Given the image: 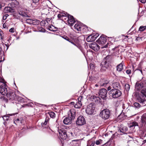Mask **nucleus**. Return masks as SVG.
Instances as JSON below:
<instances>
[{"label":"nucleus","instance_id":"1","mask_svg":"<svg viewBox=\"0 0 146 146\" xmlns=\"http://www.w3.org/2000/svg\"><path fill=\"white\" fill-rule=\"evenodd\" d=\"M135 89L136 90L141 91V94L138 92H136L135 96L137 101L145 106L146 105V101L145 97L146 98V88L143 86L142 82H137L135 85Z\"/></svg>","mask_w":146,"mask_h":146},{"label":"nucleus","instance_id":"2","mask_svg":"<svg viewBox=\"0 0 146 146\" xmlns=\"http://www.w3.org/2000/svg\"><path fill=\"white\" fill-rule=\"evenodd\" d=\"M110 115V111L108 109L103 110L100 113L99 116L102 119H108Z\"/></svg>","mask_w":146,"mask_h":146},{"label":"nucleus","instance_id":"3","mask_svg":"<svg viewBox=\"0 0 146 146\" xmlns=\"http://www.w3.org/2000/svg\"><path fill=\"white\" fill-rule=\"evenodd\" d=\"M109 94L114 98H118L121 95V92L119 89H112L109 92Z\"/></svg>","mask_w":146,"mask_h":146},{"label":"nucleus","instance_id":"4","mask_svg":"<svg viewBox=\"0 0 146 146\" xmlns=\"http://www.w3.org/2000/svg\"><path fill=\"white\" fill-rule=\"evenodd\" d=\"M95 105L92 103L90 104L88 106L86 109V112L88 114L91 115L93 113L95 109Z\"/></svg>","mask_w":146,"mask_h":146},{"label":"nucleus","instance_id":"5","mask_svg":"<svg viewBox=\"0 0 146 146\" xmlns=\"http://www.w3.org/2000/svg\"><path fill=\"white\" fill-rule=\"evenodd\" d=\"M86 123L85 118L82 116H80L78 117L76 121V124L79 126H81Z\"/></svg>","mask_w":146,"mask_h":146},{"label":"nucleus","instance_id":"6","mask_svg":"<svg viewBox=\"0 0 146 146\" xmlns=\"http://www.w3.org/2000/svg\"><path fill=\"white\" fill-rule=\"evenodd\" d=\"M60 137L63 139H66L67 137L66 131L64 129H60L58 130Z\"/></svg>","mask_w":146,"mask_h":146},{"label":"nucleus","instance_id":"7","mask_svg":"<svg viewBox=\"0 0 146 146\" xmlns=\"http://www.w3.org/2000/svg\"><path fill=\"white\" fill-rule=\"evenodd\" d=\"M7 98L9 100H15L16 96L15 93L11 91H9L6 95Z\"/></svg>","mask_w":146,"mask_h":146},{"label":"nucleus","instance_id":"8","mask_svg":"<svg viewBox=\"0 0 146 146\" xmlns=\"http://www.w3.org/2000/svg\"><path fill=\"white\" fill-rule=\"evenodd\" d=\"M107 39L105 36H101L97 41L98 43L100 45L105 44L106 42Z\"/></svg>","mask_w":146,"mask_h":146},{"label":"nucleus","instance_id":"9","mask_svg":"<svg viewBox=\"0 0 146 146\" xmlns=\"http://www.w3.org/2000/svg\"><path fill=\"white\" fill-rule=\"evenodd\" d=\"M89 46L90 48L96 51H98L100 49L99 46L95 42L89 44Z\"/></svg>","mask_w":146,"mask_h":146},{"label":"nucleus","instance_id":"10","mask_svg":"<svg viewBox=\"0 0 146 146\" xmlns=\"http://www.w3.org/2000/svg\"><path fill=\"white\" fill-rule=\"evenodd\" d=\"M0 93L3 95H6L7 93V90L5 85L3 84L0 86Z\"/></svg>","mask_w":146,"mask_h":146},{"label":"nucleus","instance_id":"11","mask_svg":"<svg viewBox=\"0 0 146 146\" xmlns=\"http://www.w3.org/2000/svg\"><path fill=\"white\" fill-rule=\"evenodd\" d=\"M107 94V90L105 89H102L99 92V96L102 99H104L106 97Z\"/></svg>","mask_w":146,"mask_h":146},{"label":"nucleus","instance_id":"12","mask_svg":"<svg viewBox=\"0 0 146 146\" xmlns=\"http://www.w3.org/2000/svg\"><path fill=\"white\" fill-rule=\"evenodd\" d=\"M68 117L74 120L76 116V111L73 109L70 110L68 112Z\"/></svg>","mask_w":146,"mask_h":146},{"label":"nucleus","instance_id":"13","mask_svg":"<svg viewBox=\"0 0 146 146\" xmlns=\"http://www.w3.org/2000/svg\"><path fill=\"white\" fill-rule=\"evenodd\" d=\"M75 22L73 16L68 15V25L70 26H72Z\"/></svg>","mask_w":146,"mask_h":146},{"label":"nucleus","instance_id":"14","mask_svg":"<svg viewBox=\"0 0 146 146\" xmlns=\"http://www.w3.org/2000/svg\"><path fill=\"white\" fill-rule=\"evenodd\" d=\"M73 120L70 118V117H66L63 120V122L66 125H68L71 123L72 121Z\"/></svg>","mask_w":146,"mask_h":146},{"label":"nucleus","instance_id":"15","mask_svg":"<svg viewBox=\"0 0 146 146\" xmlns=\"http://www.w3.org/2000/svg\"><path fill=\"white\" fill-rule=\"evenodd\" d=\"M108 82H109L108 80L104 79H102L99 82L98 84L100 86H106Z\"/></svg>","mask_w":146,"mask_h":146},{"label":"nucleus","instance_id":"16","mask_svg":"<svg viewBox=\"0 0 146 146\" xmlns=\"http://www.w3.org/2000/svg\"><path fill=\"white\" fill-rule=\"evenodd\" d=\"M112 86L113 88L118 89L120 88L119 84L117 82H114L112 84Z\"/></svg>","mask_w":146,"mask_h":146},{"label":"nucleus","instance_id":"17","mask_svg":"<svg viewBox=\"0 0 146 146\" xmlns=\"http://www.w3.org/2000/svg\"><path fill=\"white\" fill-rule=\"evenodd\" d=\"M4 11L6 13H12L14 11V10L12 8L10 7H5Z\"/></svg>","mask_w":146,"mask_h":146},{"label":"nucleus","instance_id":"18","mask_svg":"<svg viewBox=\"0 0 146 146\" xmlns=\"http://www.w3.org/2000/svg\"><path fill=\"white\" fill-rule=\"evenodd\" d=\"M35 21H36V22H37V23H39V21L37 20H32L31 19H28L26 20V22L27 23L30 24L34 23H35Z\"/></svg>","mask_w":146,"mask_h":146},{"label":"nucleus","instance_id":"19","mask_svg":"<svg viewBox=\"0 0 146 146\" xmlns=\"http://www.w3.org/2000/svg\"><path fill=\"white\" fill-rule=\"evenodd\" d=\"M127 130V127H120L119 129V130H118V132L122 133L123 134H125Z\"/></svg>","mask_w":146,"mask_h":146},{"label":"nucleus","instance_id":"20","mask_svg":"<svg viewBox=\"0 0 146 146\" xmlns=\"http://www.w3.org/2000/svg\"><path fill=\"white\" fill-rule=\"evenodd\" d=\"M111 58V55H108L103 60V61L102 62V64H105L107 63V61H109Z\"/></svg>","mask_w":146,"mask_h":146},{"label":"nucleus","instance_id":"21","mask_svg":"<svg viewBox=\"0 0 146 146\" xmlns=\"http://www.w3.org/2000/svg\"><path fill=\"white\" fill-rule=\"evenodd\" d=\"M21 9H19L18 12L19 15H21V16L23 17H29V16L26 13H25V12H23L22 10H21Z\"/></svg>","mask_w":146,"mask_h":146},{"label":"nucleus","instance_id":"22","mask_svg":"<svg viewBox=\"0 0 146 146\" xmlns=\"http://www.w3.org/2000/svg\"><path fill=\"white\" fill-rule=\"evenodd\" d=\"M96 37L92 35L88 36L86 38V40L88 42H92L95 40Z\"/></svg>","mask_w":146,"mask_h":146},{"label":"nucleus","instance_id":"23","mask_svg":"<svg viewBox=\"0 0 146 146\" xmlns=\"http://www.w3.org/2000/svg\"><path fill=\"white\" fill-rule=\"evenodd\" d=\"M123 62H122L117 66V70L119 72H121L123 68Z\"/></svg>","mask_w":146,"mask_h":146},{"label":"nucleus","instance_id":"24","mask_svg":"<svg viewBox=\"0 0 146 146\" xmlns=\"http://www.w3.org/2000/svg\"><path fill=\"white\" fill-rule=\"evenodd\" d=\"M14 123L15 124L17 125V124H21L22 123V120L21 119L19 118V119H16L14 121Z\"/></svg>","mask_w":146,"mask_h":146},{"label":"nucleus","instance_id":"25","mask_svg":"<svg viewBox=\"0 0 146 146\" xmlns=\"http://www.w3.org/2000/svg\"><path fill=\"white\" fill-rule=\"evenodd\" d=\"M74 27L77 31H80L81 29V25L78 23L74 25Z\"/></svg>","mask_w":146,"mask_h":146},{"label":"nucleus","instance_id":"26","mask_svg":"<svg viewBox=\"0 0 146 146\" xmlns=\"http://www.w3.org/2000/svg\"><path fill=\"white\" fill-rule=\"evenodd\" d=\"M57 17L58 18L63 20V18L66 17V14L64 13H60L58 15Z\"/></svg>","mask_w":146,"mask_h":146},{"label":"nucleus","instance_id":"27","mask_svg":"<svg viewBox=\"0 0 146 146\" xmlns=\"http://www.w3.org/2000/svg\"><path fill=\"white\" fill-rule=\"evenodd\" d=\"M138 124L136 121H133L132 123H129V126L130 127H135L136 126H138Z\"/></svg>","mask_w":146,"mask_h":146},{"label":"nucleus","instance_id":"28","mask_svg":"<svg viewBox=\"0 0 146 146\" xmlns=\"http://www.w3.org/2000/svg\"><path fill=\"white\" fill-rule=\"evenodd\" d=\"M48 114L50 117L52 118H54L56 117V114L54 113L52 111H50L48 112Z\"/></svg>","mask_w":146,"mask_h":146},{"label":"nucleus","instance_id":"29","mask_svg":"<svg viewBox=\"0 0 146 146\" xmlns=\"http://www.w3.org/2000/svg\"><path fill=\"white\" fill-rule=\"evenodd\" d=\"M141 120L143 123L146 122V113L143 115L141 117Z\"/></svg>","mask_w":146,"mask_h":146},{"label":"nucleus","instance_id":"30","mask_svg":"<svg viewBox=\"0 0 146 146\" xmlns=\"http://www.w3.org/2000/svg\"><path fill=\"white\" fill-rule=\"evenodd\" d=\"M82 105V102H77L76 104L74 105V107L77 108H79L81 107Z\"/></svg>","mask_w":146,"mask_h":146},{"label":"nucleus","instance_id":"31","mask_svg":"<svg viewBox=\"0 0 146 146\" xmlns=\"http://www.w3.org/2000/svg\"><path fill=\"white\" fill-rule=\"evenodd\" d=\"M15 99H16L17 101L20 102H23L24 101V99L21 97L17 96L15 98Z\"/></svg>","mask_w":146,"mask_h":146},{"label":"nucleus","instance_id":"32","mask_svg":"<svg viewBox=\"0 0 146 146\" xmlns=\"http://www.w3.org/2000/svg\"><path fill=\"white\" fill-rule=\"evenodd\" d=\"M18 5V2L17 1L15 0L13 1L11 3V5L13 7H14Z\"/></svg>","mask_w":146,"mask_h":146},{"label":"nucleus","instance_id":"33","mask_svg":"<svg viewBox=\"0 0 146 146\" xmlns=\"http://www.w3.org/2000/svg\"><path fill=\"white\" fill-rule=\"evenodd\" d=\"M5 37L3 32L0 29V38L1 40H3Z\"/></svg>","mask_w":146,"mask_h":146},{"label":"nucleus","instance_id":"34","mask_svg":"<svg viewBox=\"0 0 146 146\" xmlns=\"http://www.w3.org/2000/svg\"><path fill=\"white\" fill-rule=\"evenodd\" d=\"M49 119L48 117H46L45 118V121L44 123H42V125H45L47 124L48 122L49 121Z\"/></svg>","mask_w":146,"mask_h":146},{"label":"nucleus","instance_id":"35","mask_svg":"<svg viewBox=\"0 0 146 146\" xmlns=\"http://www.w3.org/2000/svg\"><path fill=\"white\" fill-rule=\"evenodd\" d=\"M145 29H146V26H141L139 29V30L140 31H142L144 30H145Z\"/></svg>","mask_w":146,"mask_h":146},{"label":"nucleus","instance_id":"36","mask_svg":"<svg viewBox=\"0 0 146 146\" xmlns=\"http://www.w3.org/2000/svg\"><path fill=\"white\" fill-rule=\"evenodd\" d=\"M134 106L136 108H138L140 107V105L138 103L135 102L133 104Z\"/></svg>","mask_w":146,"mask_h":146},{"label":"nucleus","instance_id":"37","mask_svg":"<svg viewBox=\"0 0 146 146\" xmlns=\"http://www.w3.org/2000/svg\"><path fill=\"white\" fill-rule=\"evenodd\" d=\"M64 38L66 39V40L68 41H69V42H71L74 45H76H76L73 42H71V40H70V39H69L66 36H64Z\"/></svg>","mask_w":146,"mask_h":146},{"label":"nucleus","instance_id":"38","mask_svg":"<svg viewBox=\"0 0 146 146\" xmlns=\"http://www.w3.org/2000/svg\"><path fill=\"white\" fill-rule=\"evenodd\" d=\"M125 88L127 91H129L130 89L129 85L127 84H126L125 85Z\"/></svg>","mask_w":146,"mask_h":146},{"label":"nucleus","instance_id":"39","mask_svg":"<svg viewBox=\"0 0 146 146\" xmlns=\"http://www.w3.org/2000/svg\"><path fill=\"white\" fill-rule=\"evenodd\" d=\"M104 64H101V68L100 69V70L101 72H103L106 69V67L104 66H103Z\"/></svg>","mask_w":146,"mask_h":146},{"label":"nucleus","instance_id":"40","mask_svg":"<svg viewBox=\"0 0 146 146\" xmlns=\"http://www.w3.org/2000/svg\"><path fill=\"white\" fill-rule=\"evenodd\" d=\"M54 27L53 26H50L48 27V29L50 31H54Z\"/></svg>","mask_w":146,"mask_h":146},{"label":"nucleus","instance_id":"41","mask_svg":"<svg viewBox=\"0 0 146 146\" xmlns=\"http://www.w3.org/2000/svg\"><path fill=\"white\" fill-rule=\"evenodd\" d=\"M48 12V11L47 9H44L42 10V13L43 14L46 15L47 14Z\"/></svg>","mask_w":146,"mask_h":146},{"label":"nucleus","instance_id":"42","mask_svg":"<svg viewBox=\"0 0 146 146\" xmlns=\"http://www.w3.org/2000/svg\"><path fill=\"white\" fill-rule=\"evenodd\" d=\"M38 29L39 30V31L40 32H45V29L44 28H43L41 27H38Z\"/></svg>","mask_w":146,"mask_h":146},{"label":"nucleus","instance_id":"43","mask_svg":"<svg viewBox=\"0 0 146 146\" xmlns=\"http://www.w3.org/2000/svg\"><path fill=\"white\" fill-rule=\"evenodd\" d=\"M3 118L4 121H7L8 120L9 117L5 115L3 117Z\"/></svg>","mask_w":146,"mask_h":146},{"label":"nucleus","instance_id":"44","mask_svg":"<svg viewBox=\"0 0 146 146\" xmlns=\"http://www.w3.org/2000/svg\"><path fill=\"white\" fill-rule=\"evenodd\" d=\"M102 140L101 139H100L96 141V144L97 145H99L101 144V143L102 142Z\"/></svg>","mask_w":146,"mask_h":146},{"label":"nucleus","instance_id":"45","mask_svg":"<svg viewBox=\"0 0 146 146\" xmlns=\"http://www.w3.org/2000/svg\"><path fill=\"white\" fill-rule=\"evenodd\" d=\"M83 98L82 96H80L79 98H78V102L82 103V101L83 100Z\"/></svg>","mask_w":146,"mask_h":146},{"label":"nucleus","instance_id":"46","mask_svg":"<svg viewBox=\"0 0 146 146\" xmlns=\"http://www.w3.org/2000/svg\"><path fill=\"white\" fill-rule=\"evenodd\" d=\"M9 16L8 15L6 14L4 15L3 17V19L4 20H5L6 19L7 17Z\"/></svg>","mask_w":146,"mask_h":146},{"label":"nucleus","instance_id":"47","mask_svg":"<svg viewBox=\"0 0 146 146\" xmlns=\"http://www.w3.org/2000/svg\"><path fill=\"white\" fill-rule=\"evenodd\" d=\"M126 72L128 74H130L131 73V70H127L126 71Z\"/></svg>","mask_w":146,"mask_h":146},{"label":"nucleus","instance_id":"48","mask_svg":"<svg viewBox=\"0 0 146 146\" xmlns=\"http://www.w3.org/2000/svg\"><path fill=\"white\" fill-rule=\"evenodd\" d=\"M68 135H69L70 137H74V134H73V133L72 132L70 133V134Z\"/></svg>","mask_w":146,"mask_h":146},{"label":"nucleus","instance_id":"49","mask_svg":"<svg viewBox=\"0 0 146 146\" xmlns=\"http://www.w3.org/2000/svg\"><path fill=\"white\" fill-rule=\"evenodd\" d=\"M142 82L143 84V86H145V88H146L145 87L146 86V80H145V81Z\"/></svg>","mask_w":146,"mask_h":146},{"label":"nucleus","instance_id":"50","mask_svg":"<svg viewBox=\"0 0 146 146\" xmlns=\"http://www.w3.org/2000/svg\"><path fill=\"white\" fill-rule=\"evenodd\" d=\"M10 32L13 33L14 32V28H11L9 31Z\"/></svg>","mask_w":146,"mask_h":146},{"label":"nucleus","instance_id":"51","mask_svg":"<svg viewBox=\"0 0 146 146\" xmlns=\"http://www.w3.org/2000/svg\"><path fill=\"white\" fill-rule=\"evenodd\" d=\"M39 0H32L33 2L34 3H37Z\"/></svg>","mask_w":146,"mask_h":146},{"label":"nucleus","instance_id":"52","mask_svg":"<svg viewBox=\"0 0 146 146\" xmlns=\"http://www.w3.org/2000/svg\"><path fill=\"white\" fill-rule=\"evenodd\" d=\"M112 85L111 86H109L108 88V90H111L112 89Z\"/></svg>","mask_w":146,"mask_h":146},{"label":"nucleus","instance_id":"53","mask_svg":"<svg viewBox=\"0 0 146 146\" xmlns=\"http://www.w3.org/2000/svg\"><path fill=\"white\" fill-rule=\"evenodd\" d=\"M139 1L142 3H145L146 2V0H139Z\"/></svg>","mask_w":146,"mask_h":146},{"label":"nucleus","instance_id":"54","mask_svg":"<svg viewBox=\"0 0 146 146\" xmlns=\"http://www.w3.org/2000/svg\"><path fill=\"white\" fill-rule=\"evenodd\" d=\"M108 43H107V44H106L104 46L102 47V48H106L107 47H108Z\"/></svg>","mask_w":146,"mask_h":146},{"label":"nucleus","instance_id":"55","mask_svg":"<svg viewBox=\"0 0 146 146\" xmlns=\"http://www.w3.org/2000/svg\"><path fill=\"white\" fill-rule=\"evenodd\" d=\"M17 106H18V107H19V108H21L22 106L19 103H17L16 104Z\"/></svg>","mask_w":146,"mask_h":146},{"label":"nucleus","instance_id":"56","mask_svg":"<svg viewBox=\"0 0 146 146\" xmlns=\"http://www.w3.org/2000/svg\"><path fill=\"white\" fill-rule=\"evenodd\" d=\"M95 145V142H92V143L90 145H89V146H94Z\"/></svg>","mask_w":146,"mask_h":146},{"label":"nucleus","instance_id":"57","mask_svg":"<svg viewBox=\"0 0 146 146\" xmlns=\"http://www.w3.org/2000/svg\"><path fill=\"white\" fill-rule=\"evenodd\" d=\"M90 68H91L92 67H94V65L92 64H90Z\"/></svg>","mask_w":146,"mask_h":146},{"label":"nucleus","instance_id":"58","mask_svg":"<svg viewBox=\"0 0 146 146\" xmlns=\"http://www.w3.org/2000/svg\"><path fill=\"white\" fill-rule=\"evenodd\" d=\"M68 19V17H66H66H64L63 18V19H64L65 20H66V19Z\"/></svg>","mask_w":146,"mask_h":146},{"label":"nucleus","instance_id":"59","mask_svg":"<svg viewBox=\"0 0 146 146\" xmlns=\"http://www.w3.org/2000/svg\"><path fill=\"white\" fill-rule=\"evenodd\" d=\"M98 84H96L95 85V86L96 87H98L99 85H100V84L98 83Z\"/></svg>","mask_w":146,"mask_h":146},{"label":"nucleus","instance_id":"60","mask_svg":"<svg viewBox=\"0 0 146 146\" xmlns=\"http://www.w3.org/2000/svg\"><path fill=\"white\" fill-rule=\"evenodd\" d=\"M123 114L122 113L119 116V117H120V118H121V116H122Z\"/></svg>","mask_w":146,"mask_h":146},{"label":"nucleus","instance_id":"61","mask_svg":"<svg viewBox=\"0 0 146 146\" xmlns=\"http://www.w3.org/2000/svg\"><path fill=\"white\" fill-rule=\"evenodd\" d=\"M2 6L1 4L0 3V9L1 8Z\"/></svg>","mask_w":146,"mask_h":146},{"label":"nucleus","instance_id":"62","mask_svg":"<svg viewBox=\"0 0 146 146\" xmlns=\"http://www.w3.org/2000/svg\"><path fill=\"white\" fill-rule=\"evenodd\" d=\"M2 48H1V47H0V52H1L2 51Z\"/></svg>","mask_w":146,"mask_h":146},{"label":"nucleus","instance_id":"63","mask_svg":"<svg viewBox=\"0 0 146 146\" xmlns=\"http://www.w3.org/2000/svg\"><path fill=\"white\" fill-rule=\"evenodd\" d=\"M141 71V72L142 73V71L141 70H140Z\"/></svg>","mask_w":146,"mask_h":146},{"label":"nucleus","instance_id":"64","mask_svg":"<svg viewBox=\"0 0 146 146\" xmlns=\"http://www.w3.org/2000/svg\"><path fill=\"white\" fill-rule=\"evenodd\" d=\"M76 140H74L73 141H76Z\"/></svg>","mask_w":146,"mask_h":146}]
</instances>
